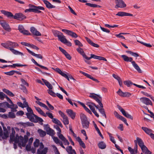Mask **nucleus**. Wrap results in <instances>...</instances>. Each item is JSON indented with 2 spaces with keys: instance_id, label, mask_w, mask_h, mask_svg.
Masks as SVG:
<instances>
[{
  "instance_id": "nucleus-1",
  "label": "nucleus",
  "mask_w": 154,
  "mask_h": 154,
  "mask_svg": "<svg viewBox=\"0 0 154 154\" xmlns=\"http://www.w3.org/2000/svg\"><path fill=\"white\" fill-rule=\"evenodd\" d=\"M15 130L13 128L11 129V133L10 135V140L12 142H14L15 143H18V146L21 147V146L24 147L28 141V137L25 135L24 138L21 136H19L17 134L15 137Z\"/></svg>"
},
{
  "instance_id": "nucleus-2",
  "label": "nucleus",
  "mask_w": 154,
  "mask_h": 154,
  "mask_svg": "<svg viewBox=\"0 0 154 154\" xmlns=\"http://www.w3.org/2000/svg\"><path fill=\"white\" fill-rule=\"evenodd\" d=\"M1 45L5 48L9 49L13 54L15 55H19L21 56L24 55L23 54L15 50L13 48L18 47V44L16 42L8 41L5 43H2Z\"/></svg>"
},
{
  "instance_id": "nucleus-3",
  "label": "nucleus",
  "mask_w": 154,
  "mask_h": 154,
  "mask_svg": "<svg viewBox=\"0 0 154 154\" xmlns=\"http://www.w3.org/2000/svg\"><path fill=\"white\" fill-rule=\"evenodd\" d=\"M121 57L125 61L131 62L133 67L139 73H141L142 72L139 66L134 61H133L132 58L129 57L125 55H122Z\"/></svg>"
},
{
  "instance_id": "nucleus-4",
  "label": "nucleus",
  "mask_w": 154,
  "mask_h": 154,
  "mask_svg": "<svg viewBox=\"0 0 154 154\" xmlns=\"http://www.w3.org/2000/svg\"><path fill=\"white\" fill-rule=\"evenodd\" d=\"M34 107L36 110L39 114L45 117H46L47 116L50 119H54V116H53V114L52 113H50L48 112H46V113H45L39 107H37L35 106Z\"/></svg>"
},
{
  "instance_id": "nucleus-5",
  "label": "nucleus",
  "mask_w": 154,
  "mask_h": 154,
  "mask_svg": "<svg viewBox=\"0 0 154 154\" xmlns=\"http://www.w3.org/2000/svg\"><path fill=\"white\" fill-rule=\"evenodd\" d=\"M55 70L57 73L61 75L62 76L66 79L69 81V78L70 79H74V78L71 75H67L64 72H63L60 69L56 68Z\"/></svg>"
},
{
  "instance_id": "nucleus-6",
  "label": "nucleus",
  "mask_w": 154,
  "mask_h": 154,
  "mask_svg": "<svg viewBox=\"0 0 154 154\" xmlns=\"http://www.w3.org/2000/svg\"><path fill=\"white\" fill-rule=\"evenodd\" d=\"M9 104L8 103L5 102L3 104H5L6 106L8 108H10L11 109V111L12 112H16L17 111V109L18 108L17 105L14 104L12 102V103H10Z\"/></svg>"
},
{
  "instance_id": "nucleus-7",
  "label": "nucleus",
  "mask_w": 154,
  "mask_h": 154,
  "mask_svg": "<svg viewBox=\"0 0 154 154\" xmlns=\"http://www.w3.org/2000/svg\"><path fill=\"white\" fill-rule=\"evenodd\" d=\"M0 24L5 30L8 32H10L11 31V29L9 24L5 21L3 20H0Z\"/></svg>"
},
{
  "instance_id": "nucleus-8",
  "label": "nucleus",
  "mask_w": 154,
  "mask_h": 154,
  "mask_svg": "<svg viewBox=\"0 0 154 154\" xmlns=\"http://www.w3.org/2000/svg\"><path fill=\"white\" fill-rule=\"evenodd\" d=\"M117 107L119 110L122 113V114L126 117L131 119L132 120L133 119V117L131 115L129 114L127 112L120 106L118 105H117Z\"/></svg>"
},
{
  "instance_id": "nucleus-9",
  "label": "nucleus",
  "mask_w": 154,
  "mask_h": 154,
  "mask_svg": "<svg viewBox=\"0 0 154 154\" xmlns=\"http://www.w3.org/2000/svg\"><path fill=\"white\" fill-rule=\"evenodd\" d=\"M116 4L115 8H124L126 7V5L122 0H115Z\"/></svg>"
},
{
  "instance_id": "nucleus-10",
  "label": "nucleus",
  "mask_w": 154,
  "mask_h": 154,
  "mask_svg": "<svg viewBox=\"0 0 154 154\" xmlns=\"http://www.w3.org/2000/svg\"><path fill=\"white\" fill-rule=\"evenodd\" d=\"M9 137L8 132L6 129L4 130L3 134L1 127L0 126V137H1L3 139H6Z\"/></svg>"
},
{
  "instance_id": "nucleus-11",
  "label": "nucleus",
  "mask_w": 154,
  "mask_h": 154,
  "mask_svg": "<svg viewBox=\"0 0 154 154\" xmlns=\"http://www.w3.org/2000/svg\"><path fill=\"white\" fill-rule=\"evenodd\" d=\"M62 31L65 33L66 34L71 36L72 37L75 38H76L78 36L75 32H72L71 31L66 29H62Z\"/></svg>"
},
{
  "instance_id": "nucleus-12",
  "label": "nucleus",
  "mask_w": 154,
  "mask_h": 154,
  "mask_svg": "<svg viewBox=\"0 0 154 154\" xmlns=\"http://www.w3.org/2000/svg\"><path fill=\"white\" fill-rule=\"evenodd\" d=\"M18 29L21 33L24 35H30L29 32L28 30L25 29L23 26L22 25H19Z\"/></svg>"
},
{
  "instance_id": "nucleus-13",
  "label": "nucleus",
  "mask_w": 154,
  "mask_h": 154,
  "mask_svg": "<svg viewBox=\"0 0 154 154\" xmlns=\"http://www.w3.org/2000/svg\"><path fill=\"white\" fill-rule=\"evenodd\" d=\"M140 100L142 102L146 105H152L151 101L147 98L141 97L140 98Z\"/></svg>"
},
{
  "instance_id": "nucleus-14",
  "label": "nucleus",
  "mask_w": 154,
  "mask_h": 154,
  "mask_svg": "<svg viewBox=\"0 0 154 154\" xmlns=\"http://www.w3.org/2000/svg\"><path fill=\"white\" fill-rule=\"evenodd\" d=\"M12 18L14 19L19 20L20 19H23L26 18L25 16L21 13H17L15 14Z\"/></svg>"
},
{
  "instance_id": "nucleus-15",
  "label": "nucleus",
  "mask_w": 154,
  "mask_h": 154,
  "mask_svg": "<svg viewBox=\"0 0 154 154\" xmlns=\"http://www.w3.org/2000/svg\"><path fill=\"white\" fill-rule=\"evenodd\" d=\"M116 15L120 17H123L124 16H133L132 14L122 11H119L118 12V13L116 14Z\"/></svg>"
},
{
  "instance_id": "nucleus-16",
  "label": "nucleus",
  "mask_w": 154,
  "mask_h": 154,
  "mask_svg": "<svg viewBox=\"0 0 154 154\" xmlns=\"http://www.w3.org/2000/svg\"><path fill=\"white\" fill-rule=\"evenodd\" d=\"M66 112L68 115L72 119H74L75 116V113L72 110L68 109L66 110Z\"/></svg>"
},
{
  "instance_id": "nucleus-17",
  "label": "nucleus",
  "mask_w": 154,
  "mask_h": 154,
  "mask_svg": "<svg viewBox=\"0 0 154 154\" xmlns=\"http://www.w3.org/2000/svg\"><path fill=\"white\" fill-rule=\"evenodd\" d=\"M0 12L2 14L8 17L11 18L13 16V14L10 12L8 11L4 10H2L0 11Z\"/></svg>"
},
{
  "instance_id": "nucleus-18",
  "label": "nucleus",
  "mask_w": 154,
  "mask_h": 154,
  "mask_svg": "<svg viewBox=\"0 0 154 154\" xmlns=\"http://www.w3.org/2000/svg\"><path fill=\"white\" fill-rule=\"evenodd\" d=\"M30 31L33 35L36 36H39L41 35V33L34 27H31Z\"/></svg>"
},
{
  "instance_id": "nucleus-19",
  "label": "nucleus",
  "mask_w": 154,
  "mask_h": 154,
  "mask_svg": "<svg viewBox=\"0 0 154 154\" xmlns=\"http://www.w3.org/2000/svg\"><path fill=\"white\" fill-rule=\"evenodd\" d=\"M45 130L46 131L47 134L50 136H53L55 134L54 130L49 127H46Z\"/></svg>"
},
{
  "instance_id": "nucleus-20",
  "label": "nucleus",
  "mask_w": 154,
  "mask_h": 154,
  "mask_svg": "<svg viewBox=\"0 0 154 154\" xmlns=\"http://www.w3.org/2000/svg\"><path fill=\"white\" fill-rule=\"evenodd\" d=\"M142 129L147 134L149 135L151 137V134H153L152 133V131L150 129L146 127H142Z\"/></svg>"
},
{
  "instance_id": "nucleus-21",
  "label": "nucleus",
  "mask_w": 154,
  "mask_h": 154,
  "mask_svg": "<svg viewBox=\"0 0 154 154\" xmlns=\"http://www.w3.org/2000/svg\"><path fill=\"white\" fill-rule=\"evenodd\" d=\"M20 125L23 126L24 127H26L27 126H34L33 123L29 122H27L25 123L19 122L18 124Z\"/></svg>"
},
{
  "instance_id": "nucleus-22",
  "label": "nucleus",
  "mask_w": 154,
  "mask_h": 154,
  "mask_svg": "<svg viewBox=\"0 0 154 154\" xmlns=\"http://www.w3.org/2000/svg\"><path fill=\"white\" fill-rule=\"evenodd\" d=\"M66 149L69 154H76L75 151V150L72 149L71 146L67 147Z\"/></svg>"
},
{
  "instance_id": "nucleus-23",
  "label": "nucleus",
  "mask_w": 154,
  "mask_h": 154,
  "mask_svg": "<svg viewBox=\"0 0 154 154\" xmlns=\"http://www.w3.org/2000/svg\"><path fill=\"white\" fill-rule=\"evenodd\" d=\"M34 117L35 118L33 120H32V122H39V123L41 122L42 125L43 123H42L43 120L42 118L40 117H38L37 116L35 115H34Z\"/></svg>"
},
{
  "instance_id": "nucleus-24",
  "label": "nucleus",
  "mask_w": 154,
  "mask_h": 154,
  "mask_svg": "<svg viewBox=\"0 0 154 154\" xmlns=\"http://www.w3.org/2000/svg\"><path fill=\"white\" fill-rule=\"evenodd\" d=\"M27 50L29 53L31 54L32 56H34L38 58L41 59L42 58V57L41 54H36L27 48Z\"/></svg>"
},
{
  "instance_id": "nucleus-25",
  "label": "nucleus",
  "mask_w": 154,
  "mask_h": 154,
  "mask_svg": "<svg viewBox=\"0 0 154 154\" xmlns=\"http://www.w3.org/2000/svg\"><path fill=\"white\" fill-rule=\"evenodd\" d=\"M44 3L46 5V7L49 8H55V6L51 5L49 2L46 0L43 1Z\"/></svg>"
},
{
  "instance_id": "nucleus-26",
  "label": "nucleus",
  "mask_w": 154,
  "mask_h": 154,
  "mask_svg": "<svg viewBox=\"0 0 154 154\" xmlns=\"http://www.w3.org/2000/svg\"><path fill=\"white\" fill-rule=\"evenodd\" d=\"M59 138L63 142L65 145H69V142L63 135H61V137Z\"/></svg>"
},
{
  "instance_id": "nucleus-27",
  "label": "nucleus",
  "mask_w": 154,
  "mask_h": 154,
  "mask_svg": "<svg viewBox=\"0 0 154 154\" xmlns=\"http://www.w3.org/2000/svg\"><path fill=\"white\" fill-rule=\"evenodd\" d=\"M76 50L79 53H80L83 56V57H84L86 59L87 57L85 54L82 48H77Z\"/></svg>"
},
{
  "instance_id": "nucleus-28",
  "label": "nucleus",
  "mask_w": 154,
  "mask_h": 154,
  "mask_svg": "<svg viewBox=\"0 0 154 154\" xmlns=\"http://www.w3.org/2000/svg\"><path fill=\"white\" fill-rule=\"evenodd\" d=\"M48 149L47 147H45L42 150L38 149L37 152V154H46L47 152Z\"/></svg>"
},
{
  "instance_id": "nucleus-29",
  "label": "nucleus",
  "mask_w": 154,
  "mask_h": 154,
  "mask_svg": "<svg viewBox=\"0 0 154 154\" xmlns=\"http://www.w3.org/2000/svg\"><path fill=\"white\" fill-rule=\"evenodd\" d=\"M42 80L45 83V85L47 86V87L49 88L48 89H52L53 87L52 85L47 80L43 79H42Z\"/></svg>"
},
{
  "instance_id": "nucleus-30",
  "label": "nucleus",
  "mask_w": 154,
  "mask_h": 154,
  "mask_svg": "<svg viewBox=\"0 0 154 154\" xmlns=\"http://www.w3.org/2000/svg\"><path fill=\"white\" fill-rule=\"evenodd\" d=\"M78 103L82 106V107L84 108L85 110L88 112L89 114H92L91 112L85 106V105L84 103L79 101H78Z\"/></svg>"
},
{
  "instance_id": "nucleus-31",
  "label": "nucleus",
  "mask_w": 154,
  "mask_h": 154,
  "mask_svg": "<svg viewBox=\"0 0 154 154\" xmlns=\"http://www.w3.org/2000/svg\"><path fill=\"white\" fill-rule=\"evenodd\" d=\"M58 38L61 42L63 43L67 41V39L66 38L65 36L63 35L62 33V34L60 35Z\"/></svg>"
},
{
  "instance_id": "nucleus-32",
  "label": "nucleus",
  "mask_w": 154,
  "mask_h": 154,
  "mask_svg": "<svg viewBox=\"0 0 154 154\" xmlns=\"http://www.w3.org/2000/svg\"><path fill=\"white\" fill-rule=\"evenodd\" d=\"M2 91L10 96L13 97L14 96V95L8 89L4 88L3 89Z\"/></svg>"
},
{
  "instance_id": "nucleus-33",
  "label": "nucleus",
  "mask_w": 154,
  "mask_h": 154,
  "mask_svg": "<svg viewBox=\"0 0 154 154\" xmlns=\"http://www.w3.org/2000/svg\"><path fill=\"white\" fill-rule=\"evenodd\" d=\"M52 122L53 123L57 124L61 128H62L63 127V125L61 122L59 120L55 118H54L52 119Z\"/></svg>"
},
{
  "instance_id": "nucleus-34",
  "label": "nucleus",
  "mask_w": 154,
  "mask_h": 154,
  "mask_svg": "<svg viewBox=\"0 0 154 154\" xmlns=\"http://www.w3.org/2000/svg\"><path fill=\"white\" fill-rule=\"evenodd\" d=\"M34 115L35 114L33 113V114H32V113L27 112L26 114L27 117L32 122V120H33L34 119L33 118V116L34 117Z\"/></svg>"
},
{
  "instance_id": "nucleus-35",
  "label": "nucleus",
  "mask_w": 154,
  "mask_h": 154,
  "mask_svg": "<svg viewBox=\"0 0 154 154\" xmlns=\"http://www.w3.org/2000/svg\"><path fill=\"white\" fill-rule=\"evenodd\" d=\"M136 140V142L138 143V144L140 147L144 145V143L141 139L137 137Z\"/></svg>"
},
{
  "instance_id": "nucleus-36",
  "label": "nucleus",
  "mask_w": 154,
  "mask_h": 154,
  "mask_svg": "<svg viewBox=\"0 0 154 154\" xmlns=\"http://www.w3.org/2000/svg\"><path fill=\"white\" fill-rule=\"evenodd\" d=\"M5 102H3V103H0V112H4L6 111V110L2 108L5 107V106H6V105H5V104H3Z\"/></svg>"
},
{
  "instance_id": "nucleus-37",
  "label": "nucleus",
  "mask_w": 154,
  "mask_h": 154,
  "mask_svg": "<svg viewBox=\"0 0 154 154\" xmlns=\"http://www.w3.org/2000/svg\"><path fill=\"white\" fill-rule=\"evenodd\" d=\"M98 146L99 148L101 149H104L106 147V144L103 141L100 142L98 144Z\"/></svg>"
},
{
  "instance_id": "nucleus-38",
  "label": "nucleus",
  "mask_w": 154,
  "mask_h": 154,
  "mask_svg": "<svg viewBox=\"0 0 154 154\" xmlns=\"http://www.w3.org/2000/svg\"><path fill=\"white\" fill-rule=\"evenodd\" d=\"M38 132L40 136L42 137H45L46 135L45 131L42 130L41 129H38Z\"/></svg>"
},
{
  "instance_id": "nucleus-39",
  "label": "nucleus",
  "mask_w": 154,
  "mask_h": 154,
  "mask_svg": "<svg viewBox=\"0 0 154 154\" xmlns=\"http://www.w3.org/2000/svg\"><path fill=\"white\" fill-rule=\"evenodd\" d=\"M36 103L41 106L42 107L47 110H49L48 108L44 103L38 101H36Z\"/></svg>"
},
{
  "instance_id": "nucleus-40",
  "label": "nucleus",
  "mask_w": 154,
  "mask_h": 154,
  "mask_svg": "<svg viewBox=\"0 0 154 154\" xmlns=\"http://www.w3.org/2000/svg\"><path fill=\"white\" fill-rule=\"evenodd\" d=\"M99 56H97L93 54H91V57H87L86 58V60H89L92 58H93L94 59L99 60Z\"/></svg>"
},
{
  "instance_id": "nucleus-41",
  "label": "nucleus",
  "mask_w": 154,
  "mask_h": 154,
  "mask_svg": "<svg viewBox=\"0 0 154 154\" xmlns=\"http://www.w3.org/2000/svg\"><path fill=\"white\" fill-rule=\"evenodd\" d=\"M63 122L64 124L65 125H68L69 123V121L68 117L66 116L63 117Z\"/></svg>"
},
{
  "instance_id": "nucleus-42",
  "label": "nucleus",
  "mask_w": 154,
  "mask_h": 154,
  "mask_svg": "<svg viewBox=\"0 0 154 154\" xmlns=\"http://www.w3.org/2000/svg\"><path fill=\"white\" fill-rule=\"evenodd\" d=\"M89 122L87 120L82 122V124L84 128H87L89 127Z\"/></svg>"
},
{
  "instance_id": "nucleus-43",
  "label": "nucleus",
  "mask_w": 154,
  "mask_h": 154,
  "mask_svg": "<svg viewBox=\"0 0 154 154\" xmlns=\"http://www.w3.org/2000/svg\"><path fill=\"white\" fill-rule=\"evenodd\" d=\"M101 99H102L101 97L99 96V97H98L97 99L95 100L98 103L101 108H103V106L101 102Z\"/></svg>"
},
{
  "instance_id": "nucleus-44",
  "label": "nucleus",
  "mask_w": 154,
  "mask_h": 154,
  "mask_svg": "<svg viewBox=\"0 0 154 154\" xmlns=\"http://www.w3.org/2000/svg\"><path fill=\"white\" fill-rule=\"evenodd\" d=\"M62 32L57 30H54L53 31V33L54 36L57 37L58 38L60 36V35L62 34Z\"/></svg>"
},
{
  "instance_id": "nucleus-45",
  "label": "nucleus",
  "mask_w": 154,
  "mask_h": 154,
  "mask_svg": "<svg viewBox=\"0 0 154 154\" xmlns=\"http://www.w3.org/2000/svg\"><path fill=\"white\" fill-rule=\"evenodd\" d=\"M52 139L57 144H60V142H62V141H60V140L57 137L53 136L52 137Z\"/></svg>"
},
{
  "instance_id": "nucleus-46",
  "label": "nucleus",
  "mask_w": 154,
  "mask_h": 154,
  "mask_svg": "<svg viewBox=\"0 0 154 154\" xmlns=\"http://www.w3.org/2000/svg\"><path fill=\"white\" fill-rule=\"evenodd\" d=\"M26 66V65H23V64H14L13 65H8V67H14L15 68L16 66L17 67H20V66Z\"/></svg>"
},
{
  "instance_id": "nucleus-47",
  "label": "nucleus",
  "mask_w": 154,
  "mask_h": 154,
  "mask_svg": "<svg viewBox=\"0 0 154 154\" xmlns=\"http://www.w3.org/2000/svg\"><path fill=\"white\" fill-rule=\"evenodd\" d=\"M109 137L110 140L114 144L116 143V142L114 140V137L112 136V134L109 132H107Z\"/></svg>"
},
{
  "instance_id": "nucleus-48",
  "label": "nucleus",
  "mask_w": 154,
  "mask_h": 154,
  "mask_svg": "<svg viewBox=\"0 0 154 154\" xmlns=\"http://www.w3.org/2000/svg\"><path fill=\"white\" fill-rule=\"evenodd\" d=\"M99 96L94 93H91L89 97L94 99L95 100L99 97Z\"/></svg>"
},
{
  "instance_id": "nucleus-49",
  "label": "nucleus",
  "mask_w": 154,
  "mask_h": 154,
  "mask_svg": "<svg viewBox=\"0 0 154 154\" xmlns=\"http://www.w3.org/2000/svg\"><path fill=\"white\" fill-rule=\"evenodd\" d=\"M80 117L82 122L87 120L86 116L84 114L81 113L80 115Z\"/></svg>"
},
{
  "instance_id": "nucleus-50",
  "label": "nucleus",
  "mask_w": 154,
  "mask_h": 154,
  "mask_svg": "<svg viewBox=\"0 0 154 154\" xmlns=\"http://www.w3.org/2000/svg\"><path fill=\"white\" fill-rule=\"evenodd\" d=\"M128 149L131 154H136L137 153V151H136V150H135L134 149H132L130 147H129L128 148Z\"/></svg>"
},
{
  "instance_id": "nucleus-51",
  "label": "nucleus",
  "mask_w": 154,
  "mask_h": 154,
  "mask_svg": "<svg viewBox=\"0 0 154 154\" xmlns=\"http://www.w3.org/2000/svg\"><path fill=\"white\" fill-rule=\"evenodd\" d=\"M14 112H10L8 113V118L13 119L16 116Z\"/></svg>"
},
{
  "instance_id": "nucleus-52",
  "label": "nucleus",
  "mask_w": 154,
  "mask_h": 154,
  "mask_svg": "<svg viewBox=\"0 0 154 154\" xmlns=\"http://www.w3.org/2000/svg\"><path fill=\"white\" fill-rule=\"evenodd\" d=\"M98 110L100 113L102 115V116H104L105 118H106V116L104 109L102 108L101 109H98Z\"/></svg>"
},
{
  "instance_id": "nucleus-53",
  "label": "nucleus",
  "mask_w": 154,
  "mask_h": 154,
  "mask_svg": "<svg viewBox=\"0 0 154 154\" xmlns=\"http://www.w3.org/2000/svg\"><path fill=\"white\" fill-rule=\"evenodd\" d=\"M138 42L140 43L143 45H145V46H146V47H149V48H150L152 47V46L151 45H150L149 43H146L145 42H144L142 41H137Z\"/></svg>"
},
{
  "instance_id": "nucleus-54",
  "label": "nucleus",
  "mask_w": 154,
  "mask_h": 154,
  "mask_svg": "<svg viewBox=\"0 0 154 154\" xmlns=\"http://www.w3.org/2000/svg\"><path fill=\"white\" fill-rule=\"evenodd\" d=\"M124 84L128 87H129L131 85H132L133 83L131 82L130 81H126L124 82Z\"/></svg>"
},
{
  "instance_id": "nucleus-55",
  "label": "nucleus",
  "mask_w": 154,
  "mask_h": 154,
  "mask_svg": "<svg viewBox=\"0 0 154 154\" xmlns=\"http://www.w3.org/2000/svg\"><path fill=\"white\" fill-rule=\"evenodd\" d=\"M38 8H37V11H34V13H40L41 11L39 10H44V8L41 6H38L37 7Z\"/></svg>"
},
{
  "instance_id": "nucleus-56",
  "label": "nucleus",
  "mask_w": 154,
  "mask_h": 154,
  "mask_svg": "<svg viewBox=\"0 0 154 154\" xmlns=\"http://www.w3.org/2000/svg\"><path fill=\"white\" fill-rule=\"evenodd\" d=\"M52 89H48L47 90L48 93L50 94L51 95L55 97L56 95L55 93L52 90Z\"/></svg>"
},
{
  "instance_id": "nucleus-57",
  "label": "nucleus",
  "mask_w": 154,
  "mask_h": 154,
  "mask_svg": "<svg viewBox=\"0 0 154 154\" xmlns=\"http://www.w3.org/2000/svg\"><path fill=\"white\" fill-rule=\"evenodd\" d=\"M39 144V140L38 139H36L33 143L34 146L35 147H37L38 146Z\"/></svg>"
},
{
  "instance_id": "nucleus-58",
  "label": "nucleus",
  "mask_w": 154,
  "mask_h": 154,
  "mask_svg": "<svg viewBox=\"0 0 154 154\" xmlns=\"http://www.w3.org/2000/svg\"><path fill=\"white\" fill-rule=\"evenodd\" d=\"M59 48L60 51L66 56L68 53L63 49L61 47H59Z\"/></svg>"
},
{
  "instance_id": "nucleus-59",
  "label": "nucleus",
  "mask_w": 154,
  "mask_h": 154,
  "mask_svg": "<svg viewBox=\"0 0 154 154\" xmlns=\"http://www.w3.org/2000/svg\"><path fill=\"white\" fill-rule=\"evenodd\" d=\"M74 42L76 45H78L80 47H82L83 46L82 44L78 40H75L74 41Z\"/></svg>"
},
{
  "instance_id": "nucleus-60",
  "label": "nucleus",
  "mask_w": 154,
  "mask_h": 154,
  "mask_svg": "<svg viewBox=\"0 0 154 154\" xmlns=\"http://www.w3.org/2000/svg\"><path fill=\"white\" fill-rule=\"evenodd\" d=\"M15 73V70H11L9 72H5V74L9 75H12Z\"/></svg>"
},
{
  "instance_id": "nucleus-61",
  "label": "nucleus",
  "mask_w": 154,
  "mask_h": 154,
  "mask_svg": "<svg viewBox=\"0 0 154 154\" xmlns=\"http://www.w3.org/2000/svg\"><path fill=\"white\" fill-rule=\"evenodd\" d=\"M57 130L58 131V132H57V134L59 137H60L61 135H63L61 133V131L60 128L59 127V128H57Z\"/></svg>"
},
{
  "instance_id": "nucleus-62",
  "label": "nucleus",
  "mask_w": 154,
  "mask_h": 154,
  "mask_svg": "<svg viewBox=\"0 0 154 154\" xmlns=\"http://www.w3.org/2000/svg\"><path fill=\"white\" fill-rule=\"evenodd\" d=\"M117 93L120 96L123 97L124 92L122 91L120 89H119Z\"/></svg>"
},
{
  "instance_id": "nucleus-63",
  "label": "nucleus",
  "mask_w": 154,
  "mask_h": 154,
  "mask_svg": "<svg viewBox=\"0 0 154 154\" xmlns=\"http://www.w3.org/2000/svg\"><path fill=\"white\" fill-rule=\"evenodd\" d=\"M29 7L30 8L34 9L35 11H37V8H38V6H36L33 5H32L31 4H29Z\"/></svg>"
},
{
  "instance_id": "nucleus-64",
  "label": "nucleus",
  "mask_w": 154,
  "mask_h": 154,
  "mask_svg": "<svg viewBox=\"0 0 154 154\" xmlns=\"http://www.w3.org/2000/svg\"><path fill=\"white\" fill-rule=\"evenodd\" d=\"M80 73H82V74H83L84 75L90 79L91 78V77H92V76H91L90 75L85 72L82 71H81Z\"/></svg>"
}]
</instances>
